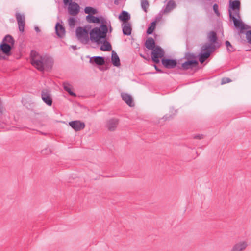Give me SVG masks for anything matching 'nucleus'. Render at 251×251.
Listing matches in <instances>:
<instances>
[{
  "label": "nucleus",
  "mask_w": 251,
  "mask_h": 251,
  "mask_svg": "<svg viewBox=\"0 0 251 251\" xmlns=\"http://www.w3.org/2000/svg\"><path fill=\"white\" fill-rule=\"evenodd\" d=\"M105 23L106 21L102 20L100 27H96L90 31L91 41L98 45L102 44L100 47V50L104 51L112 50L111 45L106 39L108 28Z\"/></svg>",
  "instance_id": "obj_1"
},
{
  "label": "nucleus",
  "mask_w": 251,
  "mask_h": 251,
  "mask_svg": "<svg viewBox=\"0 0 251 251\" xmlns=\"http://www.w3.org/2000/svg\"><path fill=\"white\" fill-rule=\"evenodd\" d=\"M240 2L239 0H230L228 10L229 18L232 20L234 26L240 30L239 34L243 33L244 30L250 27L239 19L240 18Z\"/></svg>",
  "instance_id": "obj_2"
},
{
  "label": "nucleus",
  "mask_w": 251,
  "mask_h": 251,
  "mask_svg": "<svg viewBox=\"0 0 251 251\" xmlns=\"http://www.w3.org/2000/svg\"><path fill=\"white\" fill-rule=\"evenodd\" d=\"M30 58L31 64L40 71L49 70L52 66L53 62L50 58L42 56L35 50H31Z\"/></svg>",
  "instance_id": "obj_3"
},
{
  "label": "nucleus",
  "mask_w": 251,
  "mask_h": 251,
  "mask_svg": "<svg viewBox=\"0 0 251 251\" xmlns=\"http://www.w3.org/2000/svg\"><path fill=\"white\" fill-rule=\"evenodd\" d=\"M14 43L15 40L12 36L9 34L6 35L0 44V51L6 55L10 56Z\"/></svg>",
  "instance_id": "obj_4"
},
{
  "label": "nucleus",
  "mask_w": 251,
  "mask_h": 251,
  "mask_svg": "<svg viewBox=\"0 0 251 251\" xmlns=\"http://www.w3.org/2000/svg\"><path fill=\"white\" fill-rule=\"evenodd\" d=\"M201 49V52L198 55V56L199 61L202 64L209 58L211 54L215 50L216 48L214 45L204 44L202 47Z\"/></svg>",
  "instance_id": "obj_5"
},
{
  "label": "nucleus",
  "mask_w": 251,
  "mask_h": 251,
  "mask_svg": "<svg viewBox=\"0 0 251 251\" xmlns=\"http://www.w3.org/2000/svg\"><path fill=\"white\" fill-rule=\"evenodd\" d=\"M90 32L86 27H78L76 29V36L80 42L83 44H87L90 40L89 37Z\"/></svg>",
  "instance_id": "obj_6"
},
{
  "label": "nucleus",
  "mask_w": 251,
  "mask_h": 251,
  "mask_svg": "<svg viewBox=\"0 0 251 251\" xmlns=\"http://www.w3.org/2000/svg\"><path fill=\"white\" fill-rule=\"evenodd\" d=\"M183 59L179 60L178 61L174 59L163 58L161 59V62L163 66L167 69H173L175 67L178 69V64L180 61H182Z\"/></svg>",
  "instance_id": "obj_7"
},
{
  "label": "nucleus",
  "mask_w": 251,
  "mask_h": 251,
  "mask_svg": "<svg viewBox=\"0 0 251 251\" xmlns=\"http://www.w3.org/2000/svg\"><path fill=\"white\" fill-rule=\"evenodd\" d=\"M151 52V59L152 61L158 64L160 62L159 58H161L164 56V52L162 48L159 46H157L153 50H152Z\"/></svg>",
  "instance_id": "obj_8"
},
{
  "label": "nucleus",
  "mask_w": 251,
  "mask_h": 251,
  "mask_svg": "<svg viewBox=\"0 0 251 251\" xmlns=\"http://www.w3.org/2000/svg\"><path fill=\"white\" fill-rule=\"evenodd\" d=\"M181 62L180 61V64H178V69L181 70L192 69L199 64L198 60H186L184 62Z\"/></svg>",
  "instance_id": "obj_9"
},
{
  "label": "nucleus",
  "mask_w": 251,
  "mask_h": 251,
  "mask_svg": "<svg viewBox=\"0 0 251 251\" xmlns=\"http://www.w3.org/2000/svg\"><path fill=\"white\" fill-rule=\"evenodd\" d=\"M119 123V120L117 118H113L109 119L106 121V127L110 131H115Z\"/></svg>",
  "instance_id": "obj_10"
},
{
  "label": "nucleus",
  "mask_w": 251,
  "mask_h": 251,
  "mask_svg": "<svg viewBox=\"0 0 251 251\" xmlns=\"http://www.w3.org/2000/svg\"><path fill=\"white\" fill-rule=\"evenodd\" d=\"M15 18L17 20L19 30L20 32H23L25 26V17L24 15H22L19 13H16Z\"/></svg>",
  "instance_id": "obj_11"
},
{
  "label": "nucleus",
  "mask_w": 251,
  "mask_h": 251,
  "mask_svg": "<svg viewBox=\"0 0 251 251\" xmlns=\"http://www.w3.org/2000/svg\"><path fill=\"white\" fill-rule=\"evenodd\" d=\"M69 125L75 131H80L85 127L84 122L79 120L71 121L69 123Z\"/></svg>",
  "instance_id": "obj_12"
},
{
  "label": "nucleus",
  "mask_w": 251,
  "mask_h": 251,
  "mask_svg": "<svg viewBox=\"0 0 251 251\" xmlns=\"http://www.w3.org/2000/svg\"><path fill=\"white\" fill-rule=\"evenodd\" d=\"M41 98L43 101L48 105L51 106L52 104V99L47 89H44L41 92Z\"/></svg>",
  "instance_id": "obj_13"
},
{
  "label": "nucleus",
  "mask_w": 251,
  "mask_h": 251,
  "mask_svg": "<svg viewBox=\"0 0 251 251\" xmlns=\"http://www.w3.org/2000/svg\"><path fill=\"white\" fill-rule=\"evenodd\" d=\"M68 11L71 15L75 16L77 15L79 12V5L75 2L70 3L68 7Z\"/></svg>",
  "instance_id": "obj_14"
},
{
  "label": "nucleus",
  "mask_w": 251,
  "mask_h": 251,
  "mask_svg": "<svg viewBox=\"0 0 251 251\" xmlns=\"http://www.w3.org/2000/svg\"><path fill=\"white\" fill-rule=\"evenodd\" d=\"M176 6V4L175 1L173 0H170L166 5L161 11V13H162L163 14L169 13L173 10Z\"/></svg>",
  "instance_id": "obj_15"
},
{
  "label": "nucleus",
  "mask_w": 251,
  "mask_h": 251,
  "mask_svg": "<svg viewBox=\"0 0 251 251\" xmlns=\"http://www.w3.org/2000/svg\"><path fill=\"white\" fill-rule=\"evenodd\" d=\"M55 28L56 34L59 38H63L65 36V29L62 25L57 23Z\"/></svg>",
  "instance_id": "obj_16"
},
{
  "label": "nucleus",
  "mask_w": 251,
  "mask_h": 251,
  "mask_svg": "<svg viewBox=\"0 0 251 251\" xmlns=\"http://www.w3.org/2000/svg\"><path fill=\"white\" fill-rule=\"evenodd\" d=\"M248 244L246 242H240L235 244L232 247L231 251H242L246 248Z\"/></svg>",
  "instance_id": "obj_17"
},
{
  "label": "nucleus",
  "mask_w": 251,
  "mask_h": 251,
  "mask_svg": "<svg viewBox=\"0 0 251 251\" xmlns=\"http://www.w3.org/2000/svg\"><path fill=\"white\" fill-rule=\"evenodd\" d=\"M122 100L130 107L134 106V104L133 101L132 97L126 93H123L121 94Z\"/></svg>",
  "instance_id": "obj_18"
},
{
  "label": "nucleus",
  "mask_w": 251,
  "mask_h": 251,
  "mask_svg": "<svg viewBox=\"0 0 251 251\" xmlns=\"http://www.w3.org/2000/svg\"><path fill=\"white\" fill-rule=\"evenodd\" d=\"M89 62L92 64L95 63L96 64L100 66L103 65L105 63L104 58L101 56H95L91 57Z\"/></svg>",
  "instance_id": "obj_19"
},
{
  "label": "nucleus",
  "mask_w": 251,
  "mask_h": 251,
  "mask_svg": "<svg viewBox=\"0 0 251 251\" xmlns=\"http://www.w3.org/2000/svg\"><path fill=\"white\" fill-rule=\"evenodd\" d=\"M123 33L125 35H130L131 34L132 28L131 24L129 22H126L122 25Z\"/></svg>",
  "instance_id": "obj_20"
},
{
  "label": "nucleus",
  "mask_w": 251,
  "mask_h": 251,
  "mask_svg": "<svg viewBox=\"0 0 251 251\" xmlns=\"http://www.w3.org/2000/svg\"><path fill=\"white\" fill-rule=\"evenodd\" d=\"M119 19L123 24L126 23L130 19V15L127 11H123L119 16Z\"/></svg>",
  "instance_id": "obj_21"
},
{
  "label": "nucleus",
  "mask_w": 251,
  "mask_h": 251,
  "mask_svg": "<svg viewBox=\"0 0 251 251\" xmlns=\"http://www.w3.org/2000/svg\"><path fill=\"white\" fill-rule=\"evenodd\" d=\"M86 20L89 23H101V22L102 20H105L104 19H101L100 17H95V16L93 15H88L86 16Z\"/></svg>",
  "instance_id": "obj_22"
},
{
  "label": "nucleus",
  "mask_w": 251,
  "mask_h": 251,
  "mask_svg": "<svg viewBox=\"0 0 251 251\" xmlns=\"http://www.w3.org/2000/svg\"><path fill=\"white\" fill-rule=\"evenodd\" d=\"M145 46L148 50H153L155 46L154 40L152 37H149L145 42Z\"/></svg>",
  "instance_id": "obj_23"
},
{
  "label": "nucleus",
  "mask_w": 251,
  "mask_h": 251,
  "mask_svg": "<svg viewBox=\"0 0 251 251\" xmlns=\"http://www.w3.org/2000/svg\"><path fill=\"white\" fill-rule=\"evenodd\" d=\"M111 61L114 66L119 67L120 66L121 64L120 58L117 54L114 51H112V52Z\"/></svg>",
  "instance_id": "obj_24"
},
{
  "label": "nucleus",
  "mask_w": 251,
  "mask_h": 251,
  "mask_svg": "<svg viewBox=\"0 0 251 251\" xmlns=\"http://www.w3.org/2000/svg\"><path fill=\"white\" fill-rule=\"evenodd\" d=\"M218 40L217 34L214 31H211L208 34V40L210 42V44L214 45Z\"/></svg>",
  "instance_id": "obj_25"
},
{
  "label": "nucleus",
  "mask_w": 251,
  "mask_h": 251,
  "mask_svg": "<svg viewBox=\"0 0 251 251\" xmlns=\"http://www.w3.org/2000/svg\"><path fill=\"white\" fill-rule=\"evenodd\" d=\"M183 59L186 60H197V56L193 53L186 52L185 53Z\"/></svg>",
  "instance_id": "obj_26"
},
{
  "label": "nucleus",
  "mask_w": 251,
  "mask_h": 251,
  "mask_svg": "<svg viewBox=\"0 0 251 251\" xmlns=\"http://www.w3.org/2000/svg\"><path fill=\"white\" fill-rule=\"evenodd\" d=\"M63 88L64 89L67 91L69 95L72 96H75L76 95L75 93H74L71 89L70 85L67 82H64L63 83Z\"/></svg>",
  "instance_id": "obj_27"
},
{
  "label": "nucleus",
  "mask_w": 251,
  "mask_h": 251,
  "mask_svg": "<svg viewBox=\"0 0 251 251\" xmlns=\"http://www.w3.org/2000/svg\"><path fill=\"white\" fill-rule=\"evenodd\" d=\"M156 25V21H153L151 23L150 26L148 28L146 33L147 34H151L155 29Z\"/></svg>",
  "instance_id": "obj_28"
},
{
  "label": "nucleus",
  "mask_w": 251,
  "mask_h": 251,
  "mask_svg": "<svg viewBox=\"0 0 251 251\" xmlns=\"http://www.w3.org/2000/svg\"><path fill=\"white\" fill-rule=\"evenodd\" d=\"M84 12L85 13L88 14L89 15L95 14L97 13V10L92 7H85L84 9Z\"/></svg>",
  "instance_id": "obj_29"
},
{
  "label": "nucleus",
  "mask_w": 251,
  "mask_h": 251,
  "mask_svg": "<svg viewBox=\"0 0 251 251\" xmlns=\"http://www.w3.org/2000/svg\"><path fill=\"white\" fill-rule=\"evenodd\" d=\"M141 5L143 10L145 12H147V9L149 6V3L148 0H141Z\"/></svg>",
  "instance_id": "obj_30"
},
{
  "label": "nucleus",
  "mask_w": 251,
  "mask_h": 251,
  "mask_svg": "<svg viewBox=\"0 0 251 251\" xmlns=\"http://www.w3.org/2000/svg\"><path fill=\"white\" fill-rule=\"evenodd\" d=\"M227 50L230 52H233L235 49H234L231 43L228 41H226L225 42Z\"/></svg>",
  "instance_id": "obj_31"
},
{
  "label": "nucleus",
  "mask_w": 251,
  "mask_h": 251,
  "mask_svg": "<svg viewBox=\"0 0 251 251\" xmlns=\"http://www.w3.org/2000/svg\"><path fill=\"white\" fill-rule=\"evenodd\" d=\"M75 18L70 17L68 19V24L70 27L74 28L75 25Z\"/></svg>",
  "instance_id": "obj_32"
},
{
  "label": "nucleus",
  "mask_w": 251,
  "mask_h": 251,
  "mask_svg": "<svg viewBox=\"0 0 251 251\" xmlns=\"http://www.w3.org/2000/svg\"><path fill=\"white\" fill-rule=\"evenodd\" d=\"M246 37L248 42L250 44H251V30L246 32Z\"/></svg>",
  "instance_id": "obj_33"
},
{
  "label": "nucleus",
  "mask_w": 251,
  "mask_h": 251,
  "mask_svg": "<svg viewBox=\"0 0 251 251\" xmlns=\"http://www.w3.org/2000/svg\"><path fill=\"white\" fill-rule=\"evenodd\" d=\"M231 82V80L228 77H224L222 79L221 84H225Z\"/></svg>",
  "instance_id": "obj_34"
},
{
  "label": "nucleus",
  "mask_w": 251,
  "mask_h": 251,
  "mask_svg": "<svg viewBox=\"0 0 251 251\" xmlns=\"http://www.w3.org/2000/svg\"><path fill=\"white\" fill-rule=\"evenodd\" d=\"M213 10L215 14L219 16L220 15V13L218 10V5L217 4L215 3L213 6Z\"/></svg>",
  "instance_id": "obj_35"
},
{
  "label": "nucleus",
  "mask_w": 251,
  "mask_h": 251,
  "mask_svg": "<svg viewBox=\"0 0 251 251\" xmlns=\"http://www.w3.org/2000/svg\"><path fill=\"white\" fill-rule=\"evenodd\" d=\"M51 152V151L50 150L45 149L44 150L42 151V153L43 154H49Z\"/></svg>",
  "instance_id": "obj_36"
},
{
  "label": "nucleus",
  "mask_w": 251,
  "mask_h": 251,
  "mask_svg": "<svg viewBox=\"0 0 251 251\" xmlns=\"http://www.w3.org/2000/svg\"><path fill=\"white\" fill-rule=\"evenodd\" d=\"M72 0H63V2L65 5H68V4L69 5L70 3H73V2H72Z\"/></svg>",
  "instance_id": "obj_37"
},
{
  "label": "nucleus",
  "mask_w": 251,
  "mask_h": 251,
  "mask_svg": "<svg viewBox=\"0 0 251 251\" xmlns=\"http://www.w3.org/2000/svg\"><path fill=\"white\" fill-rule=\"evenodd\" d=\"M154 67L156 71H157L158 72L161 73H163V71L161 70V69H159L156 65H154Z\"/></svg>",
  "instance_id": "obj_38"
},
{
  "label": "nucleus",
  "mask_w": 251,
  "mask_h": 251,
  "mask_svg": "<svg viewBox=\"0 0 251 251\" xmlns=\"http://www.w3.org/2000/svg\"><path fill=\"white\" fill-rule=\"evenodd\" d=\"M203 135L202 134L197 135L195 136L194 138L201 139L203 138Z\"/></svg>",
  "instance_id": "obj_39"
},
{
  "label": "nucleus",
  "mask_w": 251,
  "mask_h": 251,
  "mask_svg": "<svg viewBox=\"0 0 251 251\" xmlns=\"http://www.w3.org/2000/svg\"><path fill=\"white\" fill-rule=\"evenodd\" d=\"M140 55L143 58L146 59V60H149V58L148 56L146 57L145 56V55L142 54H140Z\"/></svg>",
  "instance_id": "obj_40"
},
{
  "label": "nucleus",
  "mask_w": 251,
  "mask_h": 251,
  "mask_svg": "<svg viewBox=\"0 0 251 251\" xmlns=\"http://www.w3.org/2000/svg\"><path fill=\"white\" fill-rule=\"evenodd\" d=\"M34 29L36 31V32H40V28L38 27H37V26L35 27Z\"/></svg>",
  "instance_id": "obj_41"
},
{
  "label": "nucleus",
  "mask_w": 251,
  "mask_h": 251,
  "mask_svg": "<svg viewBox=\"0 0 251 251\" xmlns=\"http://www.w3.org/2000/svg\"><path fill=\"white\" fill-rule=\"evenodd\" d=\"M161 19V16H159L158 17H157L156 18V22L160 21Z\"/></svg>",
  "instance_id": "obj_42"
},
{
  "label": "nucleus",
  "mask_w": 251,
  "mask_h": 251,
  "mask_svg": "<svg viewBox=\"0 0 251 251\" xmlns=\"http://www.w3.org/2000/svg\"><path fill=\"white\" fill-rule=\"evenodd\" d=\"M114 3L115 4H116V5L118 4L119 2H118V0H115V1H114Z\"/></svg>",
  "instance_id": "obj_43"
},
{
  "label": "nucleus",
  "mask_w": 251,
  "mask_h": 251,
  "mask_svg": "<svg viewBox=\"0 0 251 251\" xmlns=\"http://www.w3.org/2000/svg\"><path fill=\"white\" fill-rule=\"evenodd\" d=\"M111 30H112V28H111V27L110 26V32L111 31Z\"/></svg>",
  "instance_id": "obj_44"
}]
</instances>
